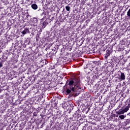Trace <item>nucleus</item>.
Returning <instances> with one entry per match:
<instances>
[{"label":"nucleus","instance_id":"obj_1","mask_svg":"<svg viewBox=\"0 0 130 130\" xmlns=\"http://www.w3.org/2000/svg\"><path fill=\"white\" fill-rule=\"evenodd\" d=\"M68 88L66 91V95H69V97H72L75 93H77L79 90H82V86L81 85V80L76 77H73L71 79L68 80L66 84H68Z\"/></svg>","mask_w":130,"mask_h":130},{"label":"nucleus","instance_id":"obj_2","mask_svg":"<svg viewBox=\"0 0 130 130\" xmlns=\"http://www.w3.org/2000/svg\"><path fill=\"white\" fill-rule=\"evenodd\" d=\"M127 111H128V108L126 107L124 109H120L119 110L116 111V113L118 115H121L125 113V112H127Z\"/></svg>","mask_w":130,"mask_h":130},{"label":"nucleus","instance_id":"obj_3","mask_svg":"<svg viewBox=\"0 0 130 130\" xmlns=\"http://www.w3.org/2000/svg\"><path fill=\"white\" fill-rule=\"evenodd\" d=\"M79 115L80 114L78 113H75L73 114L72 116L70 118L73 121H76L79 120Z\"/></svg>","mask_w":130,"mask_h":130},{"label":"nucleus","instance_id":"obj_4","mask_svg":"<svg viewBox=\"0 0 130 130\" xmlns=\"http://www.w3.org/2000/svg\"><path fill=\"white\" fill-rule=\"evenodd\" d=\"M111 54V50L108 49L106 51V54L105 55V58L106 59H107V58H108V56H109Z\"/></svg>","mask_w":130,"mask_h":130},{"label":"nucleus","instance_id":"obj_5","mask_svg":"<svg viewBox=\"0 0 130 130\" xmlns=\"http://www.w3.org/2000/svg\"><path fill=\"white\" fill-rule=\"evenodd\" d=\"M50 13H51V9L49 8L46 9L45 11V15H46V16H49Z\"/></svg>","mask_w":130,"mask_h":130},{"label":"nucleus","instance_id":"obj_6","mask_svg":"<svg viewBox=\"0 0 130 130\" xmlns=\"http://www.w3.org/2000/svg\"><path fill=\"white\" fill-rule=\"evenodd\" d=\"M32 22L34 25L37 26V24H38V19H37V18H34Z\"/></svg>","mask_w":130,"mask_h":130},{"label":"nucleus","instance_id":"obj_7","mask_svg":"<svg viewBox=\"0 0 130 130\" xmlns=\"http://www.w3.org/2000/svg\"><path fill=\"white\" fill-rule=\"evenodd\" d=\"M22 34L25 35L26 33H30V30L28 28H25L21 32Z\"/></svg>","mask_w":130,"mask_h":130},{"label":"nucleus","instance_id":"obj_8","mask_svg":"<svg viewBox=\"0 0 130 130\" xmlns=\"http://www.w3.org/2000/svg\"><path fill=\"white\" fill-rule=\"evenodd\" d=\"M51 31H53V32H56L57 31V26L56 25H54L51 28Z\"/></svg>","mask_w":130,"mask_h":130},{"label":"nucleus","instance_id":"obj_9","mask_svg":"<svg viewBox=\"0 0 130 130\" xmlns=\"http://www.w3.org/2000/svg\"><path fill=\"white\" fill-rule=\"evenodd\" d=\"M42 24H43V26L42 27L43 28H45V26L47 25H48V20H47V19L46 20H45L44 21H43Z\"/></svg>","mask_w":130,"mask_h":130},{"label":"nucleus","instance_id":"obj_10","mask_svg":"<svg viewBox=\"0 0 130 130\" xmlns=\"http://www.w3.org/2000/svg\"><path fill=\"white\" fill-rule=\"evenodd\" d=\"M121 73V75H120V79L121 80H125V75H124V73H122V72H120Z\"/></svg>","mask_w":130,"mask_h":130},{"label":"nucleus","instance_id":"obj_11","mask_svg":"<svg viewBox=\"0 0 130 130\" xmlns=\"http://www.w3.org/2000/svg\"><path fill=\"white\" fill-rule=\"evenodd\" d=\"M31 8L33 10H37V9H38V6L36 4H34L31 5Z\"/></svg>","mask_w":130,"mask_h":130},{"label":"nucleus","instance_id":"obj_12","mask_svg":"<svg viewBox=\"0 0 130 130\" xmlns=\"http://www.w3.org/2000/svg\"><path fill=\"white\" fill-rule=\"evenodd\" d=\"M49 69H50V70H53V69H55V66H54L52 63H51V64H50Z\"/></svg>","mask_w":130,"mask_h":130},{"label":"nucleus","instance_id":"obj_13","mask_svg":"<svg viewBox=\"0 0 130 130\" xmlns=\"http://www.w3.org/2000/svg\"><path fill=\"white\" fill-rule=\"evenodd\" d=\"M119 118H120V119H124V118H125V116L123 115H120L119 116Z\"/></svg>","mask_w":130,"mask_h":130},{"label":"nucleus","instance_id":"obj_14","mask_svg":"<svg viewBox=\"0 0 130 130\" xmlns=\"http://www.w3.org/2000/svg\"><path fill=\"white\" fill-rule=\"evenodd\" d=\"M63 59H64L65 61H67L69 60V57L68 56V55H65V56L63 57Z\"/></svg>","mask_w":130,"mask_h":130},{"label":"nucleus","instance_id":"obj_15","mask_svg":"<svg viewBox=\"0 0 130 130\" xmlns=\"http://www.w3.org/2000/svg\"><path fill=\"white\" fill-rule=\"evenodd\" d=\"M66 11H67V12H70V10H71V7L69 6H66Z\"/></svg>","mask_w":130,"mask_h":130},{"label":"nucleus","instance_id":"obj_16","mask_svg":"<svg viewBox=\"0 0 130 130\" xmlns=\"http://www.w3.org/2000/svg\"><path fill=\"white\" fill-rule=\"evenodd\" d=\"M125 123L126 124H128L130 123V119H127L126 120V121H125Z\"/></svg>","mask_w":130,"mask_h":130},{"label":"nucleus","instance_id":"obj_17","mask_svg":"<svg viewBox=\"0 0 130 130\" xmlns=\"http://www.w3.org/2000/svg\"><path fill=\"white\" fill-rule=\"evenodd\" d=\"M44 20H46V16H44L43 18L41 19V23L42 22H43V21H44Z\"/></svg>","mask_w":130,"mask_h":130},{"label":"nucleus","instance_id":"obj_18","mask_svg":"<svg viewBox=\"0 0 130 130\" xmlns=\"http://www.w3.org/2000/svg\"><path fill=\"white\" fill-rule=\"evenodd\" d=\"M114 117H115V114H112L110 115V118H111L112 119H113Z\"/></svg>","mask_w":130,"mask_h":130},{"label":"nucleus","instance_id":"obj_19","mask_svg":"<svg viewBox=\"0 0 130 130\" xmlns=\"http://www.w3.org/2000/svg\"><path fill=\"white\" fill-rule=\"evenodd\" d=\"M121 44H122V45H125V42L122 40L121 41Z\"/></svg>","mask_w":130,"mask_h":130},{"label":"nucleus","instance_id":"obj_20","mask_svg":"<svg viewBox=\"0 0 130 130\" xmlns=\"http://www.w3.org/2000/svg\"><path fill=\"white\" fill-rule=\"evenodd\" d=\"M127 16L130 18V9L128 10V12H127Z\"/></svg>","mask_w":130,"mask_h":130},{"label":"nucleus","instance_id":"obj_21","mask_svg":"<svg viewBox=\"0 0 130 130\" xmlns=\"http://www.w3.org/2000/svg\"><path fill=\"white\" fill-rule=\"evenodd\" d=\"M37 114H38V112H34V116H37Z\"/></svg>","mask_w":130,"mask_h":130},{"label":"nucleus","instance_id":"obj_22","mask_svg":"<svg viewBox=\"0 0 130 130\" xmlns=\"http://www.w3.org/2000/svg\"><path fill=\"white\" fill-rule=\"evenodd\" d=\"M3 61H1L0 62V69H1V68H3Z\"/></svg>","mask_w":130,"mask_h":130},{"label":"nucleus","instance_id":"obj_23","mask_svg":"<svg viewBox=\"0 0 130 130\" xmlns=\"http://www.w3.org/2000/svg\"><path fill=\"white\" fill-rule=\"evenodd\" d=\"M120 108V107L119 106L116 109V111L117 110H118V109H119Z\"/></svg>","mask_w":130,"mask_h":130},{"label":"nucleus","instance_id":"obj_24","mask_svg":"<svg viewBox=\"0 0 130 130\" xmlns=\"http://www.w3.org/2000/svg\"><path fill=\"white\" fill-rule=\"evenodd\" d=\"M90 111V108H88L87 112L86 113H88V112Z\"/></svg>","mask_w":130,"mask_h":130},{"label":"nucleus","instance_id":"obj_25","mask_svg":"<svg viewBox=\"0 0 130 130\" xmlns=\"http://www.w3.org/2000/svg\"><path fill=\"white\" fill-rule=\"evenodd\" d=\"M48 76H51H51H52V73H48Z\"/></svg>","mask_w":130,"mask_h":130},{"label":"nucleus","instance_id":"obj_26","mask_svg":"<svg viewBox=\"0 0 130 130\" xmlns=\"http://www.w3.org/2000/svg\"><path fill=\"white\" fill-rule=\"evenodd\" d=\"M115 117H118V114H115Z\"/></svg>","mask_w":130,"mask_h":130},{"label":"nucleus","instance_id":"obj_27","mask_svg":"<svg viewBox=\"0 0 130 130\" xmlns=\"http://www.w3.org/2000/svg\"><path fill=\"white\" fill-rule=\"evenodd\" d=\"M53 19H54V17H52V21L53 20Z\"/></svg>","mask_w":130,"mask_h":130},{"label":"nucleus","instance_id":"obj_28","mask_svg":"<svg viewBox=\"0 0 130 130\" xmlns=\"http://www.w3.org/2000/svg\"><path fill=\"white\" fill-rule=\"evenodd\" d=\"M78 101H79L78 102L79 103H80V102H81V101H80V100H79Z\"/></svg>","mask_w":130,"mask_h":130},{"label":"nucleus","instance_id":"obj_29","mask_svg":"<svg viewBox=\"0 0 130 130\" xmlns=\"http://www.w3.org/2000/svg\"><path fill=\"white\" fill-rule=\"evenodd\" d=\"M43 124H42V125H41V127H42V126H43Z\"/></svg>","mask_w":130,"mask_h":130},{"label":"nucleus","instance_id":"obj_30","mask_svg":"<svg viewBox=\"0 0 130 130\" xmlns=\"http://www.w3.org/2000/svg\"><path fill=\"white\" fill-rule=\"evenodd\" d=\"M0 93H2V90H0Z\"/></svg>","mask_w":130,"mask_h":130}]
</instances>
